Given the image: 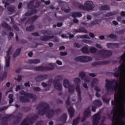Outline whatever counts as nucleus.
Listing matches in <instances>:
<instances>
[{
    "instance_id": "9d476101",
    "label": "nucleus",
    "mask_w": 125,
    "mask_h": 125,
    "mask_svg": "<svg viewBox=\"0 0 125 125\" xmlns=\"http://www.w3.org/2000/svg\"><path fill=\"white\" fill-rule=\"evenodd\" d=\"M98 83V80L96 78L93 79L91 82V86H92L93 87H95V90L96 91V97H98V98H99V97H100L101 96V95L98 92H100V91H101V89L99 88L98 86H95V85H97Z\"/></svg>"
},
{
    "instance_id": "e2e57ef3",
    "label": "nucleus",
    "mask_w": 125,
    "mask_h": 125,
    "mask_svg": "<svg viewBox=\"0 0 125 125\" xmlns=\"http://www.w3.org/2000/svg\"><path fill=\"white\" fill-rule=\"evenodd\" d=\"M41 84L43 87H47L48 84L47 83H45V82H42L41 83Z\"/></svg>"
},
{
    "instance_id": "49530a36",
    "label": "nucleus",
    "mask_w": 125,
    "mask_h": 125,
    "mask_svg": "<svg viewBox=\"0 0 125 125\" xmlns=\"http://www.w3.org/2000/svg\"><path fill=\"white\" fill-rule=\"evenodd\" d=\"M89 50L90 53H95L96 52H97V49L94 47L90 48Z\"/></svg>"
},
{
    "instance_id": "f3484780",
    "label": "nucleus",
    "mask_w": 125,
    "mask_h": 125,
    "mask_svg": "<svg viewBox=\"0 0 125 125\" xmlns=\"http://www.w3.org/2000/svg\"><path fill=\"white\" fill-rule=\"evenodd\" d=\"M101 119V115H100V113L95 114L93 116L92 125H98V124H99V121Z\"/></svg>"
},
{
    "instance_id": "603ef678",
    "label": "nucleus",
    "mask_w": 125,
    "mask_h": 125,
    "mask_svg": "<svg viewBox=\"0 0 125 125\" xmlns=\"http://www.w3.org/2000/svg\"><path fill=\"white\" fill-rule=\"evenodd\" d=\"M115 14H116V13L115 12H108L106 13V16H107V17H109V16H113V15H115Z\"/></svg>"
},
{
    "instance_id": "680f3d73",
    "label": "nucleus",
    "mask_w": 125,
    "mask_h": 125,
    "mask_svg": "<svg viewBox=\"0 0 125 125\" xmlns=\"http://www.w3.org/2000/svg\"><path fill=\"white\" fill-rule=\"evenodd\" d=\"M7 106H4L3 107L0 108V112H2L3 111H4V110H7Z\"/></svg>"
},
{
    "instance_id": "ddd939ff",
    "label": "nucleus",
    "mask_w": 125,
    "mask_h": 125,
    "mask_svg": "<svg viewBox=\"0 0 125 125\" xmlns=\"http://www.w3.org/2000/svg\"><path fill=\"white\" fill-rule=\"evenodd\" d=\"M7 56L5 57L6 68H9L10 66V54L12 53V47H10L6 51Z\"/></svg>"
},
{
    "instance_id": "c03bdc74",
    "label": "nucleus",
    "mask_w": 125,
    "mask_h": 125,
    "mask_svg": "<svg viewBox=\"0 0 125 125\" xmlns=\"http://www.w3.org/2000/svg\"><path fill=\"white\" fill-rule=\"evenodd\" d=\"M7 77V73L5 72L3 73L1 76H0V82L3 81L5 78Z\"/></svg>"
},
{
    "instance_id": "6e6552de",
    "label": "nucleus",
    "mask_w": 125,
    "mask_h": 125,
    "mask_svg": "<svg viewBox=\"0 0 125 125\" xmlns=\"http://www.w3.org/2000/svg\"><path fill=\"white\" fill-rule=\"evenodd\" d=\"M62 79V77L61 76H58L53 81L54 88L59 91L62 90V84L59 83L60 81H61Z\"/></svg>"
},
{
    "instance_id": "393cba45",
    "label": "nucleus",
    "mask_w": 125,
    "mask_h": 125,
    "mask_svg": "<svg viewBox=\"0 0 125 125\" xmlns=\"http://www.w3.org/2000/svg\"><path fill=\"white\" fill-rule=\"evenodd\" d=\"M28 64H39L41 63V60L39 59H35L34 60H28L27 62Z\"/></svg>"
},
{
    "instance_id": "6ab92c4d",
    "label": "nucleus",
    "mask_w": 125,
    "mask_h": 125,
    "mask_svg": "<svg viewBox=\"0 0 125 125\" xmlns=\"http://www.w3.org/2000/svg\"><path fill=\"white\" fill-rule=\"evenodd\" d=\"M83 117L82 119L81 122L83 123L85 120H86L87 118H89L90 116H91V112L90 111V109L88 108H87L83 113Z\"/></svg>"
},
{
    "instance_id": "473e14b6",
    "label": "nucleus",
    "mask_w": 125,
    "mask_h": 125,
    "mask_svg": "<svg viewBox=\"0 0 125 125\" xmlns=\"http://www.w3.org/2000/svg\"><path fill=\"white\" fill-rule=\"evenodd\" d=\"M2 26L4 29H7L8 31H12V28L11 26H10L8 24L6 23V22H4L2 23Z\"/></svg>"
},
{
    "instance_id": "7c9ffc66",
    "label": "nucleus",
    "mask_w": 125,
    "mask_h": 125,
    "mask_svg": "<svg viewBox=\"0 0 125 125\" xmlns=\"http://www.w3.org/2000/svg\"><path fill=\"white\" fill-rule=\"evenodd\" d=\"M93 104L94 106H96L97 107H101L102 106V102L100 101L99 100H96L93 102Z\"/></svg>"
},
{
    "instance_id": "338daca9",
    "label": "nucleus",
    "mask_w": 125,
    "mask_h": 125,
    "mask_svg": "<svg viewBox=\"0 0 125 125\" xmlns=\"http://www.w3.org/2000/svg\"><path fill=\"white\" fill-rule=\"evenodd\" d=\"M67 52H60V55L61 56H65L67 55Z\"/></svg>"
},
{
    "instance_id": "8fccbe9b",
    "label": "nucleus",
    "mask_w": 125,
    "mask_h": 125,
    "mask_svg": "<svg viewBox=\"0 0 125 125\" xmlns=\"http://www.w3.org/2000/svg\"><path fill=\"white\" fill-rule=\"evenodd\" d=\"M8 1L7 0H2V3L5 4V7H6V6H8V5H9V4H10L9 3V2H8Z\"/></svg>"
},
{
    "instance_id": "4c0bfd02",
    "label": "nucleus",
    "mask_w": 125,
    "mask_h": 125,
    "mask_svg": "<svg viewBox=\"0 0 125 125\" xmlns=\"http://www.w3.org/2000/svg\"><path fill=\"white\" fill-rule=\"evenodd\" d=\"M16 121L13 122V125H18L20 123V121H21V119H22L21 117L16 116Z\"/></svg>"
},
{
    "instance_id": "bb28decb",
    "label": "nucleus",
    "mask_w": 125,
    "mask_h": 125,
    "mask_svg": "<svg viewBox=\"0 0 125 125\" xmlns=\"http://www.w3.org/2000/svg\"><path fill=\"white\" fill-rule=\"evenodd\" d=\"M16 41L17 42H19V43H27L28 42V41L27 40H24V39H20L19 40V37H18V35H16Z\"/></svg>"
},
{
    "instance_id": "423d86ee",
    "label": "nucleus",
    "mask_w": 125,
    "mask_h": 125,
    "mask_svg": "<svg viewBox=\"0 0 125 125\" xmlns=\"http://www.w3.org/2000/svg\"><path fill=\"white\" fill-rule=\"evenodd\" d=\"M39 120V115L36 114L33 117L30 118L27 117L21 122L20 125H30L34 124V122H36Z\"/></svg>"
},
{
    "instance_id": "c85d7f7f",
    "label": "nucleus",
    "mask_w": 125,
    "mask_h": 125,
    "mask_svg": "<svg viewBox=\"0 0 125 125\" xmlns=\"http://www.w3.org/2000/svg\"><path fill=\"white\" fill-rule=\"evenodd\" d=\"M99 10H101V11H103V10L107 11V10H110V6L108 5H104L102 6H101L99 8Z\"/></svg>"
},
{
    "instance_id": "a878e982",
    "label": "nucleus",
    "mask_w": 125,
    "mask_h": 125,
    "mask_svg": "<svg viewBox=\"0 0 125 125\" xmlns=\"http://www.w3.org/2000/svg\"><path fill=\"white\" fill-rule=\"evenodd\" d=\"M53 38V36H42L40 37L41 41H42V42H48L49 40H51V39Z\"/></svg>"
},
{
    "instance_id": "a211bd4d",
    "label": "nucleus",
    "mask_w": 125,
    "mask_h": 125,
    "mask_svg": "<svg viewBox=\"0 0 125 125\" xmlns=\"http://www.w3.org/2000/svg\"><path fill=\"white\" fill-rule=\"evenodd\" d=\"M79 77L83 81H84L85 83H89V82H90V78L88 76H86L85 72L83 71H82L79 73Z\"/></svg>"
},
{
    "instance_id": "5fc2aeb1",
    "label": "nucleus",
    "mask_w": 125,
    "mask_h": 125,
    "mask_svg": "<svg viewBox=\"0 0 125 125\" xmlns=\"http://www.w3.org/2000/svg\"><path fill=\"white\" fill-rule=\"evenodd\" d=\"M15 80H16V81H17L18 83H20V82L22 81V76L21 75H18V79L15 78Z\"/></svg>"
},
{
    "instance_id": "f03ea898",
    "label": "nucleus",
    "mask_w": 125,
    "mask_h": 125,
    "mask_svg": "<svg viewBox=\"0 0 125 125\" xmlns=\"http://www.w3.org/2000/svg\"><path fill=\"white\" fill-rule=\"evenodd\" d=\"M105 87L107 93H112L114 91H116L119 87V83H118V81L116 80H105Z\"/></svg>"
},
{
    "instance_id": "4d7b16f0",
    "label": "nucleus",
    "mask_w": 125,
    "mask_h": 125,
    "mask_svg": "<svg viewBox=\"0 0 125 125\" xmlns=\"http://www.w3.org/2000/svg\"><path fill=\"white\" fill-rule=\"evenodd\" d=\"M103 101L104 102V103H106V104H108L109 103V99L106 98H103Z\"/></svg>"
},
{
    "instance_id": "09e8293b",
    "label": "nucleus",
    "mask_w": 125,
    "mask_h": 125,
    "mask_svg": "<svg viewBox=\"0 0 125 125\" xmlns=\"http://www.w3.org/2000/svg\"><path fill=\"white\" fill-rule=\"evenodd\" d=\"M51 36H53V37L52 38H51V39H54V40H53V42H59V39L57 38V37H56V36H53V35H52Z\"/></svg>"
},
{
    "instance_id": "9b49d317",
    "label": "nucleus",
    "mask_w": 125,
    "mask_h": 125,
    "mask_svg": "<svg viewBox=\"0 0 125 125\" xmlns=\"http://www.w3.org/2000/svg\"><path fill=\"white\" fill-rule=\"evenodd\" d=\"M63 85L65 88H68L69 93H74L75 91V86L70 84L69 81L67 80H63Z\"/></svg>"
},
{
    "instance_id": "72a5a7b5",
    "label": "nucleus",
    "mask_w": 125,
    "mask_h": 125,
    "mask_svg": "<svg viewBox=\"0 0 125 125\" xmlns=\"http://www.w3.org/2000/svg\"><path fill=\"white\" fill-rule=\"evenodd\" d=\"M21 52V48L17 49L16 51L13 54V57L14 58H16L18 55H20V53Z\"/></svg>"
},
{
    "instance_id": "774afa93",
    "label": "nucleus",
    "mask_w": 125,
    "mask_h": 125,
    "mask_svg": "<svg viewBox=\"0 0 125 125\" xmlns=\"http://www.w3.org/2000/svg\"><path fill=\"white\" fill-rule=\"evenodd\" d=\"M66 18V17L62 16V17H59V19L60 21H64V20H65V19Z\"/></svg>"
},
{
    "instance_id": "bf43d9fd",
    "label": "nucleus",
    "mask_w": 125,
    "mask_h": 125,
    "mask_svg": "<svg viewBox=\"0 0 125 125\" xmlns=\"http://www.w3.org/2000/svg\"><path fill=\"white\" fill-rule=\"evenodd\" d=\"M32 36H34V37H40V34L38 32H34L31 33Z\"/></svg>"
},
{
    "instance_id": "5701e85b",
    "label": "nucleus",
    "mask_w": 125,
    "mask_h": 125,
    "mask_svg": "<svg viewBox=\"0 0 125 125\" xmlns=\"http://www.w3.org/2000/svg\"><path fill=\"white\" fill-rule=\"evenodd\" d=\"M11 117H12V115H6L5 117H4L2 118H1V121H2V122H4V124H2V125H8V124L7 123V121H8V120H9V119H10L11 118Z\"/></svg>"
},
{
    "instance_id": "1a4fd4ad",
    "label": "nucleus",
    "mask_w": 125,
    "mask_h": 125,
    "mask_svg": "<svg viewBox=\"0 0 125 125\" xmlns=\"http://www.w3.org/2000/svg\"><path fill=\"white\" fill-rule=\"evenodd\" d=\"M74 82L76 83L77 85L75 87L76 90L77 92V94L78 96V101L79 102H82V93H81V89H80V85L79 83H81V79L79 78H76L74 79Z\"/></svg>"
},
{
    "instance_id": "de8ad7c7",
    "label": "nucleus",
    "mask_w": 125,
    "mask_h": 125,
    "mask_svg": "<svg viewBox=\"0 0 125 125\" xmlns=\"http://www.w3.org/2000/svg\"><path fill=\"white\" fill-rule=\"evenodd\" d=\"M106 37L109 39H116V38H117V36L115 35L114 34H110L108 35H107Z\"/></svg>"
},
{
    "instance_id": "f257e3e1",
    "label": "nucleus",
    "mask_w": 125,
    "mask_h": 125,
    "mask_svg": "<svg viewBox=\"0 0 125 125\" xmlns=\"http://www.w3.org/2000/svg\"><path fill=\"white\" fill-rule=\"evenodd\" d=\"M121 106H120V100H114L111 101V105L114 106L113 118L112 120V125H125V100H120ZM123 111L120 113V109ZM118 113H119L118 114Z\"/></svg>"
},
{
    "instance_id": "58836bf2",
    "label": "nucleus",
    "mask_w": 125,
    "mask_h": 125,
    "mask_svg": "<svg viewBox=\"0 0 125 125\" xmlns=\"http://www.w3.org/2000/svg\"><path fill=\"white\" fill-rule=\"evenodd\" d=\"M67 120V114L66 113L63 114L60 117V121L64 122L65 123Z\"/></svg>"
},
{
    "instance_id": "a19ab883",
    "label": "nucleus",
    "mask_w": 125,
    "mask_h": 125,
    "mask_svg": "<svg viewBox=\"0 0 125 125\" xmlns=\"http://www.w3.org/2000/svg\"><path fill=\"white\" fill-rule=\"evenodd\" d=\"M81 51H82L83 53H89V50H88V48L86 46L83 47L81 49Z\"/></svg>"
},
{
    "instance_id": "4be33fe9",
    "label": "nucleus",
    "mask_w": 125,
    "mask_h": 125,
    "mask_svg": "<svg viewBox=\"0 0 125 125\" xmlns=\"http://www.w3.org/2000/svg\"><path fill=\"white\" fill-rule=\"evenodd\" d=\"M48 78V75H39L35 77V80L37 82H42L43 81V80H46Z\"/></svg>"
},
{
    "instance_id": "0eeeda50",
    "label": "nucleus",
    "mask_w": 125,
    "mask_h": 125,
    "mask_svg": "<svg viewBox=\"0 0 125 125\" xmlns=\"http://www.w3.org/2000/svg\"><path fill=\"white\" fill-rule=\"evenodd\" d=\"M35 0H32L27 5L28 9H31V11H28L25 13V16H31L33 15L34 13H37V9L34 5Z\"/></svg>"
},
{
    "instance_id": "e433bc0d",
    "label": "nucleus",
    "mask_w": 125,
    "mask_h": 125,
    "mask_svg": "<svg viewBox=\"0 0 125 125\" xmlns=\"http://www.w3.org/2000/svg\"><path fill=\"white\" fill-rule=\"evenodd\" d=\"M80 120H81V117H78L77 118L73 120L72 122V125H78Z\"/></svg>"
},
{
    "instance_id": "c9c22d12",
    "label": "nucleus",
    "mask_w": 125,
    "mask_h": 125,
    "mask_svg": "<svg viewBox=\"0 0 125 125\" xmlns=\"http://www.w3.org/2000/svg\"><path fill=\"white\" fill-rule=\"evenodd\" d=\"M54 69V66L51 64V63H49L48 66H45V71H48L49 70H53Z\"/></svg>"
},
{
    "instance_id": "7ed1b4c3",
    "label": "nucleus",
    "mask_w": 125,
    "mask_h": 125,
    "mask_svg": "<svg viewBox=\"0 0 125 125\" xmlns=\"http://www.w3.org/2000/svg\"><path fill=\"white\" fill-rule=\"evenodd\" d=\"M19 94L25 96H20V102H21V103H26L27 102H30V100L26 97H28V98H30V99H33V100H36L38 98V97L35 94L26 93L23 90H21V91H20L19 92Z\"/></svg>"
},
{
    "instance_id": "39448f33",
    "label": "nucleus",
    "mask_w": 125,
    "mask_h": 125,
    "mask_svg": "<svg viewBox=\"0 0 125 125\" xmlns=\"http://www.w3.org/2000/svg\"><path fill=\"white\" fill-rule=\"evenodd\" d=\"M42 107H44V108L42 109H39L38 111V114L41 116H44V115H46V113L49 110V105L47 104L42 103L38 105L37 108L38 109H40V108H42Z\"/></svg>"
},
{
    "instance_id": "20e7f679",
    "label": "nucleus",
    "mask_w": 125,
    "mask_h": 125,
    "mask_svg": "<svg viewBox=\"0 0 125 125\" xmlns=\"http://www.w3.org/2000/svg\"><path fill=\"white\" fill-rule=\"evenodd\" d=\"M97 53L101 54L99 55V58H96L95 60H103L110 56H112L113 53L110 50H105L104 49L98 51Z\"/></svg>"
},
{
    "instance_id": "2f4dec72",
    "label": "nucleus",
    "mask_w": 125,
    "mask_h": 125,
    "mask_svg": "<svg viewBox=\"0 0 125 125\" xmlns=\"http://www.w3.org/2000/svg\"><path fill=\"white\" fill-rule=\"evenodd\" d=\"M68 112L69 113L70 118L72 119L74 117V108L73 107H70L67 109Z\"/></svg>"
},
{
    "instance_id": "cd10ccee",
    "label": "nucleus",
    "mask_w": 125,
    "mask_h": 125,
    "mask_svg": "<svg viewBox=\"0 0 125 125\" xmlns=\"http://www.w3.org/2000/svg\"><path fill=\"white\" fill-rule=\"evenodd\" d=\"M71 16H72L73 18H76V17H82L83 14H82L81 12H74L72 13Z\"/></svg>"
},
{
    "instance_id": "052dcab7",
    "label": "nucleus",
    "mask_w": 125,
    "mask_h": 125,
    "mask_svg": "<svg viewBox=\"0 0 125 125\" xmlns=\"http://www.w3.org/2000/svg\"><path fill=\"white\" fill-rule=\"evenodd\" d=\"M125 30H120L117 32V34H118V35H124V34H125Z\"/></svg>"
},
{
    "instance_id": "3c124183",
    "label": "nucleus",
    "mask_w": 125,
    "mask_h": 125,
    "mask_svg": "<svg viewBox=\"0 0 125 125\" xmlns=\"http://www.w3.org/2000/svg\"><path fill=\"white\" fill-rule=\"evenodd\" d=\"M42 34H43V35H50V34H49V31L48 30H42Z\"/></svg>"
},
{
    "instance_id": "aec40b11",
    "label": "nucleus",
    "mask_w": 125,
    "mask_h": 125,
    "mask_svg": "<svg viewBox=\"0 0 125 125\" xmlns=\"http://www.w3.org/2000/svg\"><path fill=\"white\" fill-rule=\"evenodd\" d=\"M29 70L33 71H40L41 72H45V66L40 65L38 66H32L28 68Z\"/></svg>"
},
{
    "instance_id": "b1692460",
    "label": "nucleus",
    "mask_w": 125,
    "mask_h": 125,
    "mask_svg": "<svg viewBox=\"0 0 125 125\" xmlns=\"http://www.w3.org/2000/svg\"><path fill=\"white\" fill-rule=\"evenodd\" d=\"M76 33H85L86 34L87 30L84 29V27H79L78 29L74 30V34H76Z\"/></svg>"
},
{
    "instance_id": "4468645a",
    "label": "nucleus",
    "mask_w": 125,
    "mask_h": 125,
    "mask_svg": "<svg viewBox=\"0 0 125 125\" xmlns=\"http://www.w3.org/2000/svg\"><path fill=\"white\" fill-rule=\"evenodd\" d=\"M61 112H62V110L60 108L56 109L55 110L51 109L47 111L46 113V118H48V119H51V118L54 116L55 113L58 114V113H60Z\"/></svg>"
},
{
    "instance_id": "6e6d98bb",
    "label": "nucleus",
    "mask_w": 125,
    "mask_h": 125,
    "mask_svg": "<svg viewBox=\"0 0 125 125\" xmlns=\"http://www.w3.org/2000/svg\"><path fill=\"white\" fill-rule=\"evenodd\" d=\"M13 29H14V30H15L16 31H17L18 32L20 30L18 26H17L16 24H14L13 25Z\"/></svg>"
},
{
    "instance_id": "69168bd1",
    "label": "nucleus",
    "mask_w": 125,
    "mask_h": 125,
    "mask_svg": "<svg viewBox=\"0 0 125 125\" xmlns=\"http://www.w3.org/2000/svg\"><path fill=\"white\" fill-rule=\"evenodd\" d=\"M67 34H68V35H69V36H68L69 39H73V38H74L75 37L74 36V35L71 34V33H70V32H68Z\"/></svg>"
},
{
    "instance_id": "2eb2a0df",
    "label": "nucleus",
    "mask_w": 125,
    "mask_h": 125,
    "mask_svg": "<svg viewBox=\"0 0 125 125\" xmlns=\"http://www.w3.org/2000/svg\"><path fill=\"white\" fill-rule=\"evenodd\" d=\"M75 61H79L80 62H89L92 60V58L90 57H87L86 56H82L77 57L74 58Z\"/></svg>"
},
{
    "instance_id": "c756f323",
    "label": "nucleus",
    "mask_w": 125,
    "mask_h": 125,
    "mask_svg": "<svg viewBox=\"0 0 125 125\" xmlns=\"http://www.w3.org/2000/svg\"><path fill=\"white\" fill-rule=\"evenodd\" d=\"M74 6L75 7H78L79 9H81L82 10H83V8H84L83 5L78 2H74Z\"/></svg>"
},
{
    "instance_id": "864d4df0",
    "label": "nucleus",
    "mask_w": 125,
    "mask_h": 125,
    "mask_svg": "<svg viewBox=\"0 0 125 125\" xmlns=\"http://www.w3.org/2000/svg\"><path fill=\"white\" fill-rule=\"evenodd\" d=\"M33 89L34 91L39 92L40 91L41 89L40 87H33Z\"/></svg>"
},
{
    "instance_id": "ea45409f",
    "label": "nucleus",
    "mask_w": 125,
    "mask_h": 125,
    "mask_svg": "<svg viewBox=\"0 0 125 125\" xmlns=\"http://www.w3.org/2000/svg\"><path fill=\"white\" fill-rule=\"evenodd\" d=\"M101 23V20H96L91 22V25H99V23Z\"/></svg>"
},
{
    "instance_id": "79ce46f5",
    "label": "nucleus",
    "mask_w": 125,
    "mask_h": 125,
    "mask_svg": "<svg viewBox=\"0 0 125 125\" xmlns=\"http://www.w3.org/2000/svg\"><path fill=\"white\" fill-rule=\"evenodd\" d=\"M7 10L9 12H11V13H14V12H15V9L13 6L8 7Z\"/></svg>"
},
{
    "instance_id": "dca6fc26",
    "label": "nucleus",
    "mask_w": 125,
    "mask_h": 125,
    "mask_svg": "<svg viewBox=\"0 0 125 125\" xmlns=\"http://www.w3.org/2000/svg\"><path fill=\"white\" fill-rule=\"evenodd\" d=\"M111 63V61H103L100 62H96L91 63L93 67H96V66H100L101 65H109Z\"/></svg>"
},
{
    "instance_id": "f704fd0d",
    "label": "nucleus",
    "mask_w": 125,
    "mask_h": 125,
    "mask_svg": "<svg viewBox=\"0 0 125 125\" xmlns=\"http://www.w3.org/2000/svg\"><path fill=\"white\" fill-rule=\"evenodd\" d=\"M38 18V16H34L32 18H30L28 19V21L26 22V24H28V22H30V21L31 22H35L37 19Z\"/></svg>"
},
{
    "instance_id": "a18cd8bd",
    "label": "nucleus",
    "mask_w": 125,
    "mask_h": 125,
    "mask_svg": "<svg viewBox=\"0 0 125 125\" xmlns=\"http://www.w3.org/2000/svg\"><path fill=\"white\" fill-rule=\"evenodd\" d=\"M78 39H88V40H89L90 38L87 35H79L78 36Z\"/></svg>"
},
{
    "instance_id": "37998d69",
    "label": "nucleus",
    "mask_w": 125,
    "mask_h": 125,
    "mask_svg": "<svg viewBox=\"0 0 125 125\" xmlns=\"http://www.w3.org/2000/svg\"><path fill=\"white\" fill-rule=\"evenodd\" d=\"M34 29L35 26H34L33 25H31L30 26L26 28V31H28V32H32V31H34Z\"/></svg>"
},
{
    "instance_id": "0e129e2a",
    "label": "nucleus",
    "mask_w": 125,
    "mask_h": 125,
    "mask_svg": "<svg viewBox=\"0 0 125 125\" xmlns=\"http://www.w3.org/2000/svg\"><path fill=\"white\" fill-rule=\"evenodd\" d=\"M83 42H84L85 43H90V42H91L90 41L86 39H83Z\"/></svg>"
},
{
    "instance_id": "f8f14e48",
    "label": "nucleus",
    "mask_w": 125,
    "mask_h": 125,
    "mask_svg": "<svg viewBox=\"0 0 125 125\" xmlns=\"http://www.w3.org/2000/svg\"><path fill=\"white\" fill-rule=\"evenodd\" d=\"M84 8L83 10H86L87 11H92L94 8L95 5L93 2L90 1H87L85 2L84 5H83Z\"/></svg>"
},
{
    "instance_id": "412c9836",
    "label": "nucleus",
    "mask_w": 125,
    "mask_h": 125,
    "mask_svg": "<svg viewBox=\"0 0 125 125\" xmlns=\"http://www.w3.org/2000/svg\"><path fill=\"white\" fill-rule=\"evenodd\" d=\"M120 43L108 42L106 43V47L110 49H114L115 48H119Z\"/></svg>"
},
{
    "instance_id": "13d9d810",
    "label": "nucleus",
    "mask_w": 125,
    "mask_h": 125,
    "mask_svg": "<svg viewBox=\"0 0 125 125\" xmlns=\"http://www.w3.org/2000/svg\"><path fill=\"white\" fill-rule=\"evenodd\" d=\"M74 47H77V48H80V47H81V45L75 42L74 43Z\"/></svg>"
}]
</instances>
